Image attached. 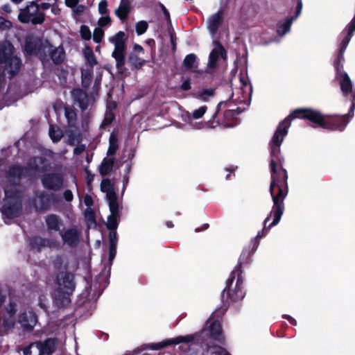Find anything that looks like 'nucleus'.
I'll list each match as a JSON object with an SVG mask.
<instances>
[{"label": "nucleus", "mask_w": 355, "mask_h": 355, "mask_svg": "<svg viewBox=\"0 0 355 355\" xmlns=\"http://www.w3.org/2000/svg\"><path fill=\"white\" fill-rule=\"evenodd\" d=\"M295 118L307 119L322 128L338 130H343L348 123L346 120V115L334 119L331 123H329L325 118L316 110L309 108L297 109L279 124L271 141V154L272 156L279 153V146L284 137L287 135L291 120Z\"/></svg>", "instance_id": "nucleus-1"}, {"label": "nucleus", "mask_w": 355, "mask_h": 355, "mask_svg": "<svg viewBox=\"0 0 355 355\" xmlns=\"http://www.w3.org/2000/svg\"><path fill=\"white\" fill-rule=\"evenodd\" d=\"M27 173V170L20 166H12L9 171L8 181L12 182L5 186V198L1 211L5 219H12L21 213V196L17 189L15 181Z\"/></svg>", "instance_id": "nucleus-2"}, {"label": "nucleus", "mask_w": 355, "mask_h": 355, "mask_svg": "<svg viewBox=\"0 0 355 355\" xmlns=\"http://www.w3.org/2000/svg\"><path fill=\"white\" fill-rule=\"evenodd\" d=\"M272 182L270 191L273 200L274 219L269 225V227L277 225L283 214V200L286 196L287 191L286 184V172L282 170L278 174L276 171V163L274 160L270 162Z\"/></svg>", "instance_id": "nucleus-3"}, {"label": "nucleus", "mask_w": 355, "mask_h": 355, "mask_svg": "<svg viewBox=\"0 0 355 355\" xmlns=\"http://www.w3.org/2000/svg\"><path fill=\"white\" fill-rule=\"evenodd\" d=\"M201 336L207 340V351L211 354L230 355L225 349L218 345L223 338L218 321L209 319L206 322L205 328L201 332Z\"/></svg>", "instance_id": "nucleus-4"}, {"label": "nucleus", "mask_w": 355, "mask_h": 355, "mask_svg": "<svg viewBox=\"0 0 355 355\" xmlns=\"http://www.w3.org/2000/svg\"><path fill=\"white\" fill-rule=\"evenodd\" d=\"M74 289L73 276L69 273L61 272L58 276V288L55 293V302L59 306L68 305L70 295Z\"/></svg>", "instance_id": "nucleus-5"}, {"label": "nucleus", "mask_w": 355, "mask_h": 355, "mask_svg": "<svg viewBox=\"0 0 355 355\" xmlns=\"http://www.w3.org/2000/svg\"><path fill=\"white\" fill-rule=\"evenodd\" d=\"M33 42L27 41L25 46V51L28 54H37L42 62L46 60V56L43 54L48 53L55 64L60 63L64 59V51L62 47L53 48L49 43L46 42L44 44L41 46L39 49H37L33 45Z\"/></svg>", "instance_id": "nucleus-6"}, {"label": "nucleus", "mask_w": 355, "mask_h": 355, "mask_svg": "<svg viewBox=\"0 0 355 355\" xmlns=\"http://www.w3.org/2000/svg\"><path fill=\"white\" fill-rule=\"evenodd\" d=\"M18 18L23 23L32 22L33 24H42L44 20V14L35 3H31L24 9L21 10Z\"/></svg>", "instance_id": "nucleus-7"}, {"label": "nucleus", "mask_w": 355, "mask_h": 355, "mask_svg": "<svg viewBox=\"0 0 355 355\" xmlns=\"http://www.w3.org/2000/svg\"><path fill=\"white\" fill-rule=\"evenodd\" d=\"M124 37L125 33L122 31H120L114 37L110 39V41L114 44V51L112 53V55L116 61V67L119 71H122V68L124 64Z\"/></svg>", "instance_id": "nucleus-8"}, {"label": "nucleus", "mask_w": 355, "mask_h": 355, "mask_svg": "<svg viewBox=\"0 0 355 355\" xmlns=\"http://www.w3.org/2000/svg\"><path fill=\"white\" fill-rule=\"evenodd\" d=\"M55 343L52 340H48L44 343H34L24 349V355H51L53 352Z\"/></svg>", "instance_id": "nucleus-9"}, {"label": "nucleus", "mask_w": 355, "mask_h": 355, "mask_svg": "<svg viewBox=\"0 0 355 355\" xmlns=\"http://www.w3.org/2000/svg\"><path fill=\"white\" fill-rule=\"evenodd\" d=\"M194 336L192 335L180 336L175 338L167 339L157 344L152 345L150 349L157 350L170 345H178L182 343L180 348L181 350H184L187 349L190 347L189 343L192 342Z\"/></svg>", "instance_id": "nucleus-10"}, {"label": "nucleus", "mask_w": 355, "mask_h": 355, "mask_svg": "<svg viewBox=\"0 0 355 355\" xmlns=\"http://www.w3.org/2000/svg\"><path fill=\"white\" fill-rule=\"evenodd\" d=\"M102 192L106 194V198L109 204L110 210L115 211L118 203L114 189V183L107 178L102 180L101 184Z\"/></svg>", "instance_id": "nucleus-11"}, {"label": "nucleus", "mask_w": 355, "mask_h": 355, "mask_svg": "<svg viewBox=\"0 0 355 355\" xmlns=\"http://www.w3.org/2000/svg\"><path fill=\"white\" fill-rule=\"evenodd\" d=\"M15 312L16 304L15 303H10L6 308V311L0 313V328L2 331H6L14 327Z\"/></svg>", "instance_id": "nucleus-12"}, {"label": "nucleus", "mask_w": 355, "mask_h": 355, "mask_svg": "<svg viewBox=\"0 0 355 355\" xmlns=\"http://www.w3.org/2000/svg\"><path fill=\"white\" fill-rule=\"evenodd\" d=\"M226 52L220 44H216L209 54L207 64V72H213L217 67L220 60L226 59Z\"/></svg>", "instance_id": "nucleus-13"}, {"label": "nucleus", "mask_w": 355, "mask_h": 355, "mask_svg": "<svg viewBox=\"0 0 355 355\" xmlns=\"http://www.w3.org/2000/svg\"><path fill=\"white\" fill-rule=\"evenodd\" d=\"M338 78L340 80V88L343 93L345 96L351 94L352 96L353 103L350 109V111L352 112L355 107V91L352 88V81L345 72H338Z\"/></svg>", "instance_id": "nucleus-14"}, {"label": "nucleus", "mask_w": 355, "mask_h": 355, "mask_svg": "<svg viewBox=\"0 0 355 355\" xmlns=\"http://www.w3.org/2000/svg\"><path fill=\"white\" fill-rule=\"evenodd\" d=\"M42 182L44 186L46 188L58 189L62 186L63 180L60 174H47L43 177Z\"/></svg>", "instance_id": "nucleus-15"}, {"label": "nucleus", "mask_w": 355, "mask_h": 355, "mask_svg": "<svg viewBox=\"0 0 355 355\" xmlns=\"http://www.w3.org/2000/svg\"><path fill=\"white\" fill-rule=\"evenodd\" d=\"M37 317L32 311L24 312L19 317V323L24 329L31 330L37 323Z\"/></svg>", "instance_id": "nucleus-16"}, {"label": "nucleus", "mask_w": 355, "mask_h": 355, "mask_svg": "<svg viewBox=\"0 0 355 355\" xmlns=\"http://www.w3.org/2000/svg\"><path fill=\"white\" fill-rule=\"evenodd\" d=\"M242 280L238 277L234 288L228 291V295L231 300L236 302L242 300L245 296V291L242 286Z\"/></svg>", "instance_id": "nucleus-17"}, {"label": "nucleus", "mask_w": 355, "mask_h": 355, "mask_svg": "<svg viewBox=\"0 0 355 355\" xmlns=\"http://www.w3.org/2000/svg\"><path fill=\"white\" fill-rule=\"evenodd\" d=\"M223 20V12L218 11L210 17L208 21V29L211 35H214Z\"/></svg>", "instance_id": "nucleus-18"}, {"label": "nucleus", "mask_w": 355, "mask_h": 355, "mask_svg": "<svg viewBox=\"0 0 355 355\" xmlns=\"http://www.w3.org/2000/svg\"><path fill=\"white\" fill-rule=\"evenodd\" d=\"M131 10V3L130 0H121L119 7L115 10V15L121 20L128 17Z\"/></svg>", "instance_id": "nucleus-19"}, {"label": "nucleus", "mask_w": 355, "mask_h": 355, "mask_svg": "<svg viewBox=\"0 0 355 355\" xmlns=\"http://www.w3.org/2000/svg\"><path fill=\"white\" fill-rule=\"evenodd\" d=\"M62 241L69 245H74L79 241V234L76 230L69 229L63 234H61Z\"/></svg>", "instance_id": "nucleus-20"}, {"label": "nucleus", "mask_w": 355, "mask_h": 355, "mask_svg": "<svg viewBox=\"0 0 355 355\" xmlns=\"http://www.w3.org/2000/svg\"><path fill=\"white\" fill-rule=\"evenodd\" d=\"M241 83V92L243 96V98L240 96L236 98V101H239L241 102L245 101L251 95L252 92V87L248 83V80L243 78H240Z\"/></svg>", "instance_id": "nucleus-21"}, {"label": "nucleus", "mask_w": 355, "mask_h": 355, "mask_svg": "<svg viewBox=\"0 0 355 355\" xmlns=\"http://www.w3.org/2000/svg\"><path fill=\"white\" fill-rule=\"evenodd\" d=\"M47 227L51 230L58 231L62 226V220L56 215H49L46 218Z\"/></svg>", "instance_id": "nucleus-22"}, {"label": "nucleus", "mask_w": 355, "mask_h": 355, "mask_svg": "<svg viewBox=\"0 0 355 355\" xmlns=\"http://www.w3.org/2000/svg\"><path fill=\"white\" fill-rule=\"evenodd\" d=\"M114 164V158L109 157L105 158L100 167V173L102 175H105L112 171Z\"/></svg>", "instance_id": "nucleus-23"}, {"label": "nucleus", "mask_w": 355, "mask_h": 355, "mask_svg": "<svg viewBox=\"0 0 355 355\" xmlns=\"http://www.w3.org/2000/svg\"><path fill=\"white\" fill-rule=\"evenodd\" d=\"M293 18L286 19L280 21L277 28L278 35L283 36L290 31Z\"/></svg>", "instance_id": "nucleus-24"}, {"label": "nucleus", "mask_w": 355, "mask_h": 355, "mask_svg": "<svg viewBox=\"0 0 355 355\" xmlns=\"http://www.w3.org/2000/svg\"><path fill=\"white\" fill-rule=\"evenodd\" d=\"M118 211H119V204H116V209L115 211H112L110 210V215L107 218V227L110 230H114L117 227V217H118Z\"/></svg>", "instance_id": "nucleus-25"}, {"label": "nucleus", "mask_w": 355, "mask_h": 355, "mask_svg": "<svg viewBox=\"0 0 355 355\" xmlns=\"http://www.w3.org/2000/svg\"><path fill=\"white\" fill-rule=\"evenodd\" d=\"M49 136L53 142H57L63 136L62 131L56 125H51L49 128Z\"/></svg>", "instance_id": "nucleus-26"}, {"label": "nucleus", "mask_w": 355, "mask_h": 355, "mask_svg": "<svg viewBox=\"0 0 355 355\" xmlns=\"http://www.w3.org/2000/svg\"><path fill=\"white\" fill-rule=\"evenodd\" d=\"M73 96L78 98L79 102V106L82 110H85L87 107V98L84 92L82 90H75L73 92Z\"/></svg>", "instance_id": "nucleus-27"}, {"label": "nucleus", "mask_w": 355, "mask_h": 355, "mask_svg": "<svg viewBox=\"0 0 355 355\" xmlns=\"http://www.w3.org/2000/svg\"><path fill=\"white\" fill-rule=\"evenodd\" d=\"M196 56L191 53L186 56L184 60V65L186 68L194 69L196 68Z\"/></svg>", "instance_id": "nucleus-28"}, {"label": "nucleus", "mask_w": 355, "mask_h": 355, "mask_svg": "<svg viewBox=\"0 0 355 355\" xmlns=\"http://www.w3.org/2000/svg\"><path fill=\"white\" fill-rule=\"evenodd\" d=\"M118 148L117 139L116 137L112 134L110 137V145L107 150L108 155H113Z\"/></svg>", "instance_id": "nucleus-29"}, {"label": "nucleus", "mask_w": 355, "mask_h": 355, "mask_svg": "<svg viewBox=\"0 0 355 355\" xmlns=\"http://www.w3.org/2000/svg\"><path fill=\"white\" fill-rule=\"evenodd\" d=\"M352 35H349V33H347V37L343 40L342 43H341V45H342V47H341V49H340V55H339V58L336 62V64H339L342 60H343V54L345 50V49L347 48L350 40H351V37H352Z\"/></svg>", "instance_id": "nucleus-30"}, {"label": "nucleus", "mask_w": 355, "mask_h": 355, "mask_svg": "<svg viewBox=\"0 0 355 355\" xmlns=\"http://www.w3.org/2000/svg\"><path fill=\"white\" fill-rule=\"evenodd\" d=\"M85 56L87 59V62L91 67L96 64V58L91 49L87 48L85 50Z\"/></svg>", "instance_id": "nucleus-31"}, {"label": "nucleus", "mask_w": 355, "mask_h": 355, "mask_svg": "<svg viewBox=\"0 0 355 355\" xmlns=\"http://www.w3.org/2000/svg\"><path fill=\"white\" fill-rule=\"evenodd\" d=\"M148 23L146 21H140L136 24V32L137 35H140L144 34L148 28Z\"/></svg>", "instance_id": "nucleus-32"}, {"label": "nucleus", "mask_w": 355, "mask_h": 355, "mask_svg": "<svg viewBox=\"0 0 355 355\" xmlns=\"http://www.w3.org/2000/svg\"><path fill=\"white\" fill-rule=\"evenodd\" d=\"M104 35V31L101 27H97L94 31L93 39L96 43H99Z\"/></svg>", "instance_id": "nucleus-33"}, {"label": "nucleus", "mask_w": 355, "mask_h": 355, "mask_svg": "<svg viewBox=\"0 0 355 355\" xmlns=\"http://www.w3.org/2000/svg\"><path fill=\"white\" fill-rule=\"evenodd\" d=\"M207 107L206 106H201L198 109L195 110L192 112V117L194 119H200L206 112Z\"/></svg>", "instance_id": "nucleus-34"}, {"label": "nucleus", "mask_w": 355, "mask_h": 355, "mask_svg": "<svg viewBox=\"0 0 355 355\" xmlns=\"http://www.w3.org/2000/svg\"><path fill=\"white\" fill-rule=\"evenodd\" d=\"M80 34L82 37L86 40H89L92 37L91 31L87 26H81Z\"/></svg>", "instance_id": "nucleus-35"}, {"label": "nucleus", "mask_w": 355, "mask_h": 355, "mask_svg": "<svg viewBox=\"0 0 355 355\" xmlns=\"http://www.w3.org/2000/svg\"><path fill=\"white\" fill-rule=\"evenodd\" d=\"M114 115L112 111L110 110H107L105 113V119H104L103 125H107L110 124L112 122V121L114 120Z\"/></svg>", "instance_id": "nucleus-36"}, {"label": "nucleus", "mask_w": 355, "mask_h": 355, "mask_svg": "<svg viewBox=\"0 0 355 355\" xmlns=\"http://www.w3.org/2000/svg\"><path fill=\"white\" fill-rule=\"evenodd\" d=\"M91 78V69L82 70L83 83L85 85H88Z\"/></svg>", "instance_id": "nucleus-37"}, {"label": "nucleus", "mask_w": 355, "mask_h": 355, "mask_svg": "<svg viewBox=\"0 0 355 355\" xmlns=\"http://www.w3.org/2000/svg\"><path fill=\"white\" fill-rule=\"evenodd\" d=\"M212 95V90H204L199 94L198 98L203 101H207Z\"/></svg>", "instance_id": "nucleus-38"}, {"label": "nucleus", "mask_w": 355, "mask_h": 355, "mask_svg": "<svg viewBox=\"0 0 355 355\" xmlns=\"http://www.w3.org/2000/svg\"><path fill=\"white\" fill-rule=\"evenodd\" d=\"M110 21L111 19L108 15L103 16L100 17L98 21V27H101L102 28V27L108 25L110 23Z\"/></svg>", "instance_id": "nucleus-39"}, {"label": "nucleus", "mask_w": 355, "mask_h": 355, "mask_svg": "<svg viewBox=\"0 0 355 355\" xmlns=\"http://www.w3.org/2000/svg\"><path fill=\"white\" fill-rule=\"evenodd\" d=\"M107 2L105 0L101 1L98 4V12L103 15L107 14Z\"/></svg>", "instance_id": "nucleus-40"}, {"label": "nucleus", "mask_w": 355, "mask_h": 355, "mask_svg": "<svg viewBox=\"0 0 355 355\" xmlns=\"http://www.w3.org/2000/svg\"><path fill=\"white\" fill-rule=\"evenodd\" d=\"M85 218L90 222L91 224L94 223V214L91 208H87L85 211Z\"/></svg>", "instance_id": "nucleus-41"}, {"label": "nucleus", "mask_w": 355, "mask_h": 355, "mask_svg": "<svg viewBox=\"0 0 355 355\" xmlns=\"http://www.w3.org/2000/svg\"><path fill=\"white\" fill-rule=\"evenodd\" d=\"M130 62L135 67H139L142 65L144 61L135 55H131L130 57Z\"/></svg>", "instance_id": "nucleus-42"}, {"label": "nucleus", "mask_w": 355, "mask_h": 355, "mask_svg": "<svg viewBox=\"0 0 355 355\" xmlns=\"http://www.w3.org/2000/svg\"><path fill=\"white\" fill-rule=\"evenodd\" d=\"M12 26V23L6 19L5 18L0 17V28L8 29Z\"/></svg>", "instance_id": "nucleus-43"}, {"label": "nucleus", "mask_w": 355, "mask_h": 355, "mask_svg": "<svg viewBox=\"0 0 355 355\" xmlns=\"http://www.w3.org/2000/svg\"><path fill=\"white\" fill-rule=\"evenodd\" d=\"M42 164V158H35L30 163V166L32 168H34V169H39L40 168V164Z\"/></svg>", "instance_id": "nucleus-44"}, {"label": "nucleus", "mask_w": 355, "mask_h": 355, "mask_svg": "<svg viewBox=\"0 0 355 355\" xmlns=\"http://www.w3.org/2000/svg\"><path fill=\"white\" fill-rule=\"evenodd\" d=\"M110 245L116 246V235L114 230H111L110 232Z\"/></svg>", "instance_id": "nucleus-45"}, {"label": "nucleus", "mask_w": 355, "mask_h": 355, "mask_svg": "<svg viewBox=\"0 0 355 355\" xmlns=\"http://www.w3.org/2000/svg\"><path fill=\"white\" fill-rule=\"evenodd\" d=\"M302 3L301 0H299L297 2V6L296 8L295 16L291 17V18H293V20H295L300 15V13L302 12Z\"/></svg>", "instance_id": "nucleus-46"}, {"label": "nucleus", "mask_w": 355, "mask_h": 355, "mask_svg": "<svg viewBox=\"0 0 355 355\" xmlns=\"http://www.w3.org/2000/svg\"><path fill=\"white\" fill-rule=\"evenodd\" d=\"M64 198L68 202L71 201L73 198L72 192L70 190H66L64 192Z\"/></svg>", "instance_id": "nucleus-47"}, {"label": "nucleus", "mask_w": 355, "mask_h": 355, "mask_svg": "<svg viewBox=\"0 0 355 355\" xmlns=\"http://www.w3.org/2000/svg\"><path fill=\"white\" fill-rule=\"evenodd\" d=\"M355 31V17L352 20L349 28H348V33L349 35H352L354 32Z\"/></svg>", "instance_id": "nucleus-48"}, {"label": "nucleus", "mask_w": 355, "mask_h": 355, "mask_svg": "<svg viewBox=\"0 0 355 355\" xmlns=\"http://www.w3.org/2000/svg\"><path fill=\"white\" fill-rule=\"evenodd\" d=\"M272 215V212L269 214V216L265 219V221H264V228L263 230L261 231V232H259L258 234H257V237L259 238H261L262 236H263L264 235V231L266 230V224L268 222V220H270V218Z\"/></svg>", "instance_id": "nucleus-49"}, {"label": "nucleus", "mask_w": 355, "mask_h": 355, "mask_svg": "<svg viewBox=\"0 0 355 355\" xmlns=\"http://www.w3.org/2000/svg\"><path fill=\"white\" fill-rule=\"evenodd\" d=\"M84 202L88 208H90L93 204V200L91 196L87 195L84 198Z\"/></svg>", "instance_id": "nucleus-50"}, {"label": "nucleus", "mask_w": 355, "mask_h": 355, "mask_svg": "<svg viewBox=\"0 0 355 355\" xmlns=\"http://www.w3.org/2000/svg\"><path fill=\"white\" fill-rule=\"evenodd\" d=\"M116 246H112L110 245V255H109V259L110 261L113 260L116 255Z\"/></svg>", "instance_id": "nucleus-51"}, {"label": "nucleus", "mask_w": 355, "mask_h": 355, "mask_svg": "<svg viewBox=\"0 0 355 355\" xmlns=\"http://www.w3.org/2000/svg\"><path fill=\"white\" fill-rule=\"evenodd\" d=\"M78 1L79 0H65V3L68 7L73 8L78 4Z\"/></svg>", "instance_id": "nucleus-52"}, {"label": "nucleus", "mask_w": 355, "mask_h": 355, "mask_svg": "<svg viewBox=\"0 0 355 355\" xmlns=\"http://www.w3.org/2000/svg\"><path fill=\"white\" fill-rule=\"evenodd\" d=\"M85 148L84 145H79L74 148V153L77 155L81 154L85 150Z\"/></svg>", "instance_id": "nucleus-53"}, {"label": "nucleus", "mask_w": 355, "mask_h": 355, "mask_svg": "<svg viewBox=\"0 0 355 355\" xmlns=\"http://www.w3.org/2000/svg\"><path fill=\"white\" fill-rule=\"evenodd\" d=\"M65 115L67 118L69 119V121H70L71 119H73V116L75 115V113L72 110L66 108Z\"/></svg>", "instance_id": "nucleus-54"}, {"label": "nucleus", "mask_w": 355, "mask_h": 355, "mask_svg": "<svg viewBox=\"0 0 355 355\" xmlns=\"http://www.w3.org/2000/svg\"><path fill=\"white\" fill-rule=\"evenodd\" d=\"M161 8L163 11V14L164 15V17H166V20H169L170 18H169V13L168 12V10H166V7L164 6V5H161Z\"/></svg>", "instance_id": "nucleus-55"}, {"label": "nucleus", "mask_w": 355, "mask_h": 355, "mask_svg": "<svg viewBox=\"0 0 355 355\" xmlns=\"http://www.w3.org/2000/svg\"><path fill=\"white\" fill-rule=\"evenodd\" d=\"M182 88L184 89V90H188L190 89V84L188 81H185L184 83H182Z\"/></svg>", "instance_id": "nucleus-56"}, {"label": "nucleus", "mask_w": 355, "mask_h": 355, "mask_svg": "<svg viewBox=\"0 0 355 355\" xmlns=\"http://www.w3.org/2000/svg\"><path fill=\"white\" fill-rule=\"evenodd\" d=\"M134 50L136 51V52H142L143 51V48L139 45V44H135L134 45Z\"/></svg>", "instance_id": "nucleus-57"}, {"label": "nucleus", "mask_w": 355, "mask_h": 355, "mask_svg": "<svg viewBox=\"0 0 355 355\" xmlns=\"http://www.w3.org/2000/svg\"><path fill=\"white\" fill-rule=\"evenodd\" d=\"M128 181H129V178H128V175H125L124 178H123V189H125V187L128 184Z\"/></svg>", "instance_id": "nucleus-58"}, {"label": "nucleus", "mask_w": 355, "mask_h": 355, "mask_svg": "<svg viewBox=\"0 0 355 355\" xmlns=\"http://www.w3.org/2000/svg\"><path fill=\"white\" fill-rule=\"evenodd\" d=\"M84 10V7L83 6H78L76 8V10H74L77 14H80L81 12H83Z\"/></svg>", "instance_id": "nucleus-59"}, {"label": "nucleus", "mask_w": 355, "mask_h": 355, "mask_svg": "<svg viewBox=\"0 0 355 355\" xmlns=\"http://www.w3.org/2000/svg\"><path fill=\"white\" fill-rule=\"evenodd\" d=\"M1 9L6 12H9L10 11V6L8 5L3 6Z\"/></svg>", "instance_id": "nucleus-60"}, {"label": "nucleus", "mask_w": 355, "mask_h": 355, "mask_svg": "<svg viewBox=\"0 0 355 355\" xmlns=\"http://www.w3.org/2000/svg\"><path fill=\"white\" fill-rule=\"evenodd\" d=\"M287 319L290 321V322L294 325L296 324V320L291 318V316H287Z\"/></svg>", "instance_id": "nucleus-61"}, {"label": "nucleus", "mask_w": 355, "mask_h": 355, "mask_svg": "<svg viewBox=\"0 0 355 355\" xmlns=\"http://www.w3.org/2000/svg\"><path fill=\"white\" fill-rule=\"evenodd\" d=\"M49 8V4H47V3H43V4L42 5V10H45V9H47V8Z\"/></svg>", "instance_id": "nucleus-62"}, {"label": "nucleus", "mask_w": 355, "mask_h": 355, "mask_svg": "<svg viewBox=\"0 0 355 355\" xmlns=\"http://www.w3.org/2000/svg\"><path fill=\"white\" fill-rule=\"evenodd\" d=\"M37 199L36 198V199H35V206H36V207H37V209H44L45 207H44V206L39 207V206L37 205Z\"/></svg>", "instance_id": "nucleus-63"}, {"label": "nucleus", "mask_w": 355, "mask_h": 355, "mask_svg": "<svg viewBox=\"0 0 355 355\" xmlns=\"http://www.w3.org/2000/svg\"><path fill=\"white\" fill-rule=\"evenodd\" d=\"M52 11L55 14H58L59 10L56 8H52Z\"/></svg>", "instance_id": "nucleus-64"}]
</instances>
